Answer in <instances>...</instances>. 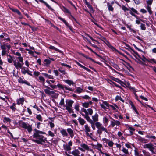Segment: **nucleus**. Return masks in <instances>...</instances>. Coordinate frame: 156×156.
Masks as SVG:
<instances>
[{"label":"nucleus","instance_id":"obj_1","mask_svg":"<svg viewBox=\"0 0 156 156\" xmlns=\"http://www.w3.org/2000/svg\"><path fill=\"white\" fill-rule=\"evenodd\" d=\"M13 54L16 55L18 56L16 59L19 61H16V60L13 61V65L15 68L18 69H19L22 68L23 65L24 64L23 59V57L21 56V54L19 52H14Z\"/></svg>","mask_w":156,"mask_h":156},{"label":"nucleus","instance_id":"obj_2","mask_svg":"<svg viewBox=\"0 0 156 156\" xmlns=\"http://www.w3.org/2000/svg\"><path fill=\"white\" fill-rule=\"evenodd\" d=\"M96 127L98 129L97 131V133L99 135H101L103 131L107 133H108L107 129L106 128L104 127L102 124L100 122H97L95 123Z\"/></svg>","mask_w":156,"mask_h":156},{"label":"nucleus","instance_id":"obj_3","mask_svg":"<svg viewBox=\"0 0 156 156\" xmlns=\"http://www.w3.org/2000/svg\"><path fill=\"white\" fill-rule=\"evenodd\" d=\"M103 102L102 103H100L101 107L105 111H107V109H108L109 107H111L113 110L116 111V108L113 105H109L108 102L106 101H102Z\"/></svg>","mask_w":156,"mask_h":156},{"label":"nucleus","instance_id":"obj_4","mask_svg":"<svg viewBox=\"0 0 156 156\" xmlns=\"http://www.w3.org/2000/svg\"><path fill=\"white\" fill-rule=\"evenodd\" d=\"M37 139H33L32 141L40 144H43L47 141V139L44 136L41 135Z\"/></svg>","mask_w":156,"mask_h":156},{"label":"nucleus","instance_id":"obj_5","mask_svg":"<svg viewBox=\"0 0 156 156\" xmlns=\"http://www.w3.org/2000/svg\"><path fill=\"white\" fill-rule=\"evenodd\" d=\"M0 47L2 51L1 54L2 56H4L5 55L7 51H9L11 48V46L9 44H3L0 45Z\"/></svg>","mask_w":156,"mask_h":156},{"label":"nucleus","instance_id":"obj_6","mask_svg":"<svg viewBox=\"0 0 156 156\" xmlns=\"http://www.w3.org/2000/svg\"><path fill=\"white\" fill-rule=\"evenodd\" d=\"M21 126L22 128L27 129L29 133H31L32 131V125L28 123L22 122L21 123Z\"/></svg>","mask_w":156,"mask_h":156},{"label":"nucleus","instance_id":"obj_7","mask_svg":"<svg viewBox=\"0 0 156 156\" xmlns=\"http://www.w3.org/2000/svg\"><path fill=\"white\" fill-rule=\"evenodd\" d=\"M34 132L33 135V137L34 138H38L40 136L41 134H44L45 132L38 130L36 129H34Z\"/></svg>","mask_w":156,"mask_h":156},{"label":"nucleus","instance_id":"obj_8","mask_svg":"<svg viewBox=\"0 0 156 156\" xmlns=\"http://www.w3.org/2000/svg\"><path fill=\"white\" fill-rule=\"evenodd\" d=\"M143 147L144 148L148 149L153 154H155V152L154 151V145L152 143H149L144 144L143 145Z\"/></svg>","mask_w":156,"mask_h":156},{"label":"nucleus","instance_id":"obj_9","mask_svg":"<svg viewBox=\"0 0 156 156\" xmlns=\"http://www.w3.org/2000/svg\"><path fill=\"white\" fill-rule=\"evenodd\" d=\"M58 88L62 89L63 90H67L70 91H73L74 90L72 88L67 87L66 85H63L60 84H58L57 85Z\"/></svg>","mask_w":156,"mask_h":156},{"label":"nucleus","instance_id":"obj_10","mask_svg":"<svg viewBox=\"0 0 156 156\" xmlns=\"http://www.w3.org/2000/svg\"><path fill=\"white\" fill-rule=\"evenodd\" d=\"M129 13L132 16H134L136 18H138V16L136 15H135L134 13H136V14H138L139 13L138 11L136 10L133 8H130V9H129Z\"/></svg>","mask_w":156,"mask_h":156},{"label":"nucleus","instance_id":"obj_11","mask_svg":"<svg viewBox=\"0 0 156 156\" xmlns=\"http://www.w3.org/2000/svg\"><path fill=\"white\" fill-rule=\"evenodd\" d=\"M21 72L22 74L25 75L26 73H27L28 75L32 76V74L30 73V71L29 69L28 68H25L24 67H22Z\"/></svg>","mask_w":156,"mask_h":156},{"label":"nucleus","instance_id":"obj_12","mask_svg":"<svg viewBox=\"0 0 156 156\" xmlns=\"http://www.w3.org/2000/svg\"><path fill=\"white\" fill-rule=\"evenodd\" d=\"M111 124L110 126L112 127H114L115 125L119 126L120 125V122L118 120H115L113 119H112L110 121Z\"/></svg>","mask_w":156,"mask_h":156},{"label":"nucleus","instance_id":"obj_13","mask_svg":"<svg viewBox=\"0 0 156 156\" xmlns=\"http://www.w3.org/2000/svg\"><path fill=\"white\" fill-rule=\"evenodd\" d=\"M72 143L71 141H69L68 144H64L63 145V148L65 150L69 151L71 149V146H72Z\"/></svg>","mask_w":156,"mask_h":156},{"label":"nucleus","instance_id":"obj_14","mask_svg":"<svg viewBox=\"0 0 156 156\" xmlns=\"http://www.w3.org/2000/svg\"><path fill=\"white\" fill-rule=\"evenodd\" d=\"M66 105L65 106V107L66 108H72L73 104V103L74 101L70 100H67L66 101Z\"/></svg>","mask_w":156,"mask_h":156},{"label":"nucleus","instance_id":"obj_15","mask_svg":"<svg viewBox=\"0 0 156 156\" xmlns=\"http://www.w3.org/2000/svg\"><path fill=\"white\" fill-rule=\"evenodd\" d=\"M58 18L61 21H62L64 23V24L69 28V29L71 31H73L72 27L71 26L69 25L68 22H67L66 21V20H65V19L62 18L60 16H58Z\"/></svg>","mask_w":156,"mask_h":156},{"label":"nucleus","instance_id":"obj_16","mask_svg":"<svg viewBox=\"0 0 156 156\" xmlns=\"http://www.w3.org/2000/svg\"><path fill=\"white\" fill-rule=\"evenodd\" d=\"M96 149L98 150L101 154H104V152L101 150V148L103 147L102 145L100 143H98L96 145H94Z\"/></svg>","mask_w":156,"mask_h":156},{"label":"nucleus","instance_id":"obj_17","mask_svg":"<svg viewBox=\"0 0 156 156\" xmlns=\"http://www.w3.org/2000/svg\"><path fill=\"white\" fill-rule=\"evenodd\" d=\"M67 131L68 134H69L71 138H72L74 135L73 130L70 128H68L67 129Z\"/></svg>","mask_w":156,"mask_h":156},{"label":"nucleus","instance_id":"obj_18","mask_svg":"<svg viewBox=\"0 0 156 156\" xmlns=\"http://www.w3.org/2000/svg\"><path fill=\"white\" fill-rule=\"evenodd\" d=\"M98 115L97 113H96V114L94 115H93L92 116V120L93 122L95 123V122H98Z\"/></svg>","mask_w":156,"mask_h":156},{"label":"nucleus","instance_id":"obj_19","mask_svg":"<svg viewBox=\"0 0 156 156\" xmlns=\"http://www.w3.org/2000/svg\"><path fill=\"white\" fill-rule=\"evenodd\" d=\"M37 80L39 82L42 83L43 85H44L45 80L43 76H39L38 79H37Z\"/></svg>","mask_w":156,"mask_h":156},{"label":"nucleus","instance_id":"obj_20","mask_svg":"<svg viewBox=\"0 0 156 156\" xmlns=\"http://www.w3.org/2000/svg\"><path fill=\"white\" fill-rule=\"evenodd\" d=\"M51 62L50 60L48 59H45L44 60L43 63L44 66L48 67L49 66Z\"/></svg>","mask_w":156,"mask_h":156},{"label":"nucleus","instance_id":"obj_21","mask_svg":"<svg viewBox=\"0 0 156 156\" xmlns=\"http://www.w3.org/2000/svg\"><path fill=\"white\" fill-rule=\"evenodd\" d=\"M71 153L74 156H80V152L78 149H75L73 151L71 152Z\"/></svg>","mask_w":156,"mask_h":156},{"label":"nucleus","instance_id":"obj_22","mask_svg":"<svg viewBox=\"0 0 156 156\" xmlns=\"http://www.w3.org/2000/svg\"><path fill=\"white\" fill-rule=\"evenodd\" d=\"M78 120L79 121L80 124L81 126L83 125L86 122V121H85L81 117H79Z\"/></svg>","mask_w":156,"mask_h":156},{"label":"nucleus","instance_id":"obj_23","mask_svg":"<svg viewBox=\"0 0 156 156\" xmlns=\"http://www.w3.org/2000/svg\"><path fill=\"white\" fill-rule=\"evenodd\" d=\"M41 2L43 3L46 6L48 7L49 9L51 10L52 11H53L54 10V9H52L46 2L44 1L43 0H38Z\"/></svg>","mask_w":156,"mask_h":156},{"label":"nucleus","instance_id":"obj_24","mask_svg":"<svg viewBox=\"0 0 156 156\" xmlns=\"http://www.w3.org/2000/svg\"><path fill=\"white\" fill-rule=\"evenodd\" d=\"M84 131L86 133L88 132H90L91 131L90 127L88 124H85L84 126Z\"/></svg>","mask_w":156,"mask_h":156},{"label":"nucleus","instance_id":"obj_25","mask_svg":"<svg viewBox=\"0 0 156 156\" xmlns=\"http://www.w3.org/2000/svg\"><path fill=\"white\" fill-rule=\"evenodd\" d=\"M9 9L12 12H14L16 13L20 16H22V14L21 12L17 9H16L11 7H10Z\"/></svg>","mask_w":156,"mask_h":156},{"label":"nucleus","instance_id":"obj_26","mask_svg":"<svg viewBox=\"0 0 156 156\" xmlns=\"http://www.w3.org/2000/svg\"><path fill=\"white\" fill-rule=\"evenodd\" d=\"M60 133L63 136H68V133L65 129H63L60 130Z\"/></svg>","mask_w":156,"mask_h":156},{"label":"nucleus","instance_id":"obj_27","mask_svg":"<svg viewBox=\"0 0 156 156\" xmlns=\"http://www.w3.org/2000/svg\"><path fill=\"white\" fill-rule=\"evenodd\" d=\"M64 82L69 86H73L75 84L73 81L69 80H64Z\"/></svg>","mask_w":156,"mask_h":156},{"label":"nucleus","instance_id":"obj_28","mask_svg":"<svg viewBox=\"0 0 156 156\" xmlns=\"http://www.w3.org/2000/svg\"><path fill=\"white\" fill-rule=\"evenodd\" d=\"M48 48L49 49H51L54 50L58 52H59L60 53H62V51H61L60 50H59L58 49H57L55 47L53 46H51V45H50V47Z\"/></svg>","mask_w":156,"mask_h":156},{"label":"nucleus","instance_id":"obj_29","mask_svg":"<svg viewBox=\"0 0 156 156\" xmlns=\"http://www.w3.org/2000/svg\"><path fill=\"white\" fill-rule=\"evenodd\" d=\"M87 7L90 10V11H93V8L91 5L88 2L87 0H85L84 1Z\"/></svg>","mask_w":156,"mask_h":156},{"label":"nucleus","instance_id":"obj_30","mask_svg":"<svg viewBox=\"0 0 156 156\" xmlns=\"http://www.w3.org/2000/svg\"><path fill=\"white\" fill-rule=\"evenodd\" d=\"M24 101V99L23 98H20L17 100V103L18 105L20 104L23 105Z\"/></svg>","mask_w":156,"mask_h":156},{"label":"nucleus","instance_id":"obj_31","mask_svg":"<svg viewBox=\"0 0 156 156\" xmlns=\"http://www.w3.org/2000/svg\"><path fill=\"white\" fill-rule=\"evenodd\" d=\"M45 92L48 94H53L55 93V92L54 91H50L48 89H45L44 90Z\"/></svg>","mask_w":156,"mask_h":156},{"label":"nucleus","instance_id":"obj_32","mask_svg":"<svg viewBox=\"0 0 156 156\" xmlns=\"http://www.w3.org/2000/svg\"><path fill=\"white\" fill-rule=\"evenodd\" d=\"M128 129L130 130V135H133L134 134V132L135 131V129L130 126H129Z\"/></svg>","mask_w":156,"mask_h":156},{"label":"nucleus","instance_id":"obj_33","mask_svg":"<svg viewBox=\"0 0 156 156\" xmlns=\"http://www.w3.org/2000/svg\"><path fill=\"white\" fill-rule=\"evenodd\" d=\"M62 9L65 13H68L69 14H71L69 11L64 6L62 7Z\"/></svg>","mask_w":156,"mask_h":156},{"label":"nucleus","instance_id":"obj_34","mask_svg":"<svg viewBox=\"0 0 156 156\" xmlns=\"http://www.w3.org/2000/svg\"><path fill=\"white\" fill-rule=\"evenodd\" d=\"M80 146L81 147H82V148L88 150L89 149V147L85 144H81L80 145Z\"/></svg>","mask_w":156,"mask_h":156},{"label":"nucleus","instance_id":"obj_35","mask_svg":"<svg viewBox=\"0 0 156 156\" xmlns=\"http://www.w3.org/2000/svg\"><path fill=\"white\" fill-rule=\"evenodd\" d=\"M42 74L44 75L45 77H47L49 79H53V76L51 75H49L47 73H42Z\"/></svg>","mask_w":156,"mask_h":156},{"label":"nucleus","instance_id":"obj_36","mask_svg":"<svg viewBox=\"0 0 156 156\" xmlns=\"http://www.w3.org/2000/svg\"><path fill=\"white\" fill-rule=\"evenodd\" d=\"M107 5L108 7V9L109 11H112L113 10L114 8L109 2L107 3Z\"/></svg>","mask_w":156,"mask_h":156},{"label":"nucleus","instance_id":"obj_37","mask_svg":"<svg viewBox=\"0 0 156 156\" xmlns=\"http://www.w3.org/2000/svg\"><path fill=\"white\" fill-rule=\"evenodd\" d=\"M85 118L90 124L93 122L92 120L90 118L88 115H86Z\"/></svg>","mask_w":156,"mask_h":156},{"label":"nucleus","instance_id":"obj_38","mask_svg":"<svg viewBox=\"0 0 156 156\" xmlns=\"http://www.w3.org/2000/svg\"><path fill=\"white\" fill-rule=\"evenodd\" d=\"M9 58H7L8 62L10 63H12V61L13 62V57L11 55H9Z\"/></svg>","mask_w":156,"mask_h":156},{"label":"nucleus","instance_id":"obj_39","mask_svg":"<svg viewBox=\"0 0 156 156\" xmlns=\"http://www.w3.org/2000/svg\"><path fill=\"white\" fill-rule=\"evenodd\" d=\"M122 151L123 153H124V154H129V152L128 150V149H126L124 147L122 148Z\"/></svg>","mask_w":156,"mask_h":156},{"label":"nucleus","instance_id":"obj_40","mask_svg":"<svg viewBox=\"0 0 156 156\" xmlns=\"http://www.w3.org/2000/svg\"><path fill=\"white\" fill-rule=\"evenodd\" d=\"M2 127L4 129H6L7 131V133H9L11 136H13L12 134L10 132L8 128L5 125H2Z\"/></svg>","mask_w":156,"mask_h":156},{"label":"nucleus","instance_id":"obj_41","mask_svg":"<svg viewBox=\"0 0 156 156\" xmlns=\"http://www.w3.org/2000/svg\"><path fill=\"white\" fill-rule=\"evenodd\" d=\"M76 91L77 93H80L83 91V90L80 87H78L76 88Z\"/></svg>","mask_w":156,"mask_h":156},{"label":"nucleus","instance_id":"obj_42","mask_svg":"<svg viewBox=\"0 0 156 156\" xmlns=\"http://www.w3.org/2000/svg\"><path fill=\"white\" fill-rule=\"evenodd\" d=\"M59 105L62 106H63V107H65V103H64V99L63 98L62 99L59 103Z\"/></svg>","mask_w":156,"mask_h":156},{"label":"nucleus","instance_id":"obj_43","mask_svg":"<svg viewBox=\"0 0 156 156\" xmlns=\"http://www.w3.org/2000/svg\"><path fill=\"white\" fill-rule=\"evenodd\" d=\"M36 118L40 121H42V117L41 115H36Z\"/></svg>","mask_w":156,"mask_h":156},{"label":"nucleus","instance_id":"obj_44","mask_svg":"<svg viewBox=\"0 0 156 156\" xmlns=\"http://www.w3.org/2000/svg\"><path fill=\"white\" fill-rule=\"evenodd\" d=\"M115 99L116 101H118L119 100L123 102L124 101L122 99V98L120 96H119L118 95H117Z\"/></svg>","mask_w":156,"mask_h":156},{"label":"nucleus","instance_id":"obj_45","mask_svg":"<svg viewBox=\"0 0 156 156\" xmlns=\"http://www.w3.org/2000/svg\"><path fill=\"white\" fill-rule=\"evenodd\" d=\"M4 122H11V119L8 117H5L4 118Z\"/></svg>","mask_w":156,"mask_h":156},{"label":"nucleus","instance_id":"obj_46","mask_svg":"<svg viewBox=\"0 0 156 156\" xmlns=\"http://www.w3.org/2000/svg\"><path fill=\"white\" fill-rule=\"evenodd\" d=\"M103 123L105 124H108V121L107 118L106 117H104L103 119Z\"/></svg>","mask_w":156,"mask_h":156},{"label":"nucleus","instance_id":"obj_47","mask_svg":"<svg viewBox=\"0 0 156 156\" xmlns=\"http://www.w3.org/2000/svg\"><path fill=\"white\" fill-rule=\"evenodd\" d=\"M145 137L148 138L152 139H156V136H154L147 135Z\"/></svg>","mask_w":156,"mask_h":156},{"label":"nucleus","instance_id":"obj_48","mask_svg":"<svg viewBox=\"0 0 156 156\" xmlns=\"http://www.w3.org/2000/svg\"><path fill=\"white\" fill-rule=\"evenodd\" d=\"M58 71L63 74L66 73L65 69H63L62 68H60L58 69Z\"/></svg>","mask_w":156,"mask_h":156},{"label":"nucleus","instance_id":"obj_49","mask_svg":"<svg viewBox=\"0 0 156 156\" xmlns=\"http://www.w3.org/2000/svg\"><path fill=\"white\" fill-rule=\"evenodd\" d=\"M15 105L14 103L12 104V105L10 107V108L11 109L12 111H15L16 109V108L15 107Z\"/></svg>","mask_w":156,"mask_h":156},{"label":"nucleus","instance_id":"obj_50","mask_svg":"<svg viewBox=\"0 0 156 156\" xmlns=\"http://www.w3.org/2000/svg\"><path fill=\"white\" fill-rule=\"evenodd\" d=\"M139 140L140 141L143 143H145L147 142V140L144 138H142L141 137L139 138Z\"/></svg>","mask_w":156,"mask_h":156},{"label":"nucleus","instance_id":"obj_51","mask_svg":"<svg viewBox=\"0 0 156 156\" xmlns=\"http://www.w3.org/2000/svg\"><path fill=\"white\" fill-rule=\"evenodd\" d=\"M141 29L143 30H146L145 25L143 23H141L140 26Z\"/></svg>","mask_w":156,"mask_h":156},{"label":"nucleus","instance_id":"obj_52","mask_svg":"<svg viewBox=\"0 0 156 156\" xmlns=\"http://www.w3.org/2000/svg\"><path fill=\"white\" fill-rule=\"evenodd\" d=\"M88 115L89 114L90 115H91L93 113V110L91 108H89L87 109Z\"/></svg>","mask_w":156,"mask_h":156},{"label":"nucleus","instance_id":"obj_53","mask_svg":"<svg viewBox=\"0 0 156 156\" xmlns=\"http://www.w3.org/2000/svg\"><path fill=\"white\" fill-rule=\"evenodd\" d=\"M33 74L35 77H37L40 75V73L38 71H34Z\"/></svg>","mask_w":156,"mask_h":156},{"label":"nucleus","instance_id":"obj_54","mask_svg":"<svg viewBox=\"0 0 156 156\" xmlns=\"http://www.w3.org/2000/svg\"><path fill=\"white\" fill-rule=\"evenodd\" d=\"M148 62L151 63H152V62L155 63H156V60L154 58L150 59L149 60H148Z\"/></svg>","mask_w":156,"mask_h":156},{"label":"nucleus","instance_id":"obj_55","mask_svg":"<svg viewBox=\"0 0 156 156\" xmlns=\"http://www.w3.org/2000/svg\"><path fill=\"white\" fill-rule=\"evenodd\" d=\"M153 1V0H148L146 2L148 6H149V5H151L152 4Z\"/></svg>","mask_w":156,"mask_h":156},{"label":"nucleus","instance_id":"obj_56","mask_svg":"<svg viewBox=\"0 0 156 156\" xmlns=\"http://www.w3.org/2000/svg\"><path fill=\"white\" fill-rule=\"evenodd\" d=\"M114 143L112 141L109 140L108 142V145L110 147H112L114 144Z\"/></svg>","mask_w":156,"mask_h":156},{"label":"nucleus","instance_id":"obj_57","mask_svg":"<svg viewBox=\"0 0 156 156\" xmlns=\"http://www.w3.org/2000/svg\"><path fill=\"white\" fill-rule=\"evenodd\" d=\"M82 98L83 99H87L88 100H90V99L91 98L89 96L87 95H85L84 96H82Z\"/></svg>","mask_w":156,"mask_h":156},{"label":"nucleus","instance_id":"obj_58","mask_svg":"<svg viewBox=\"0 0 156 156\" xmlns=\"http://www.w3.org/2000/svg\"><path fill=\"white\" fill-rule=\"evenodd\" d=\"M129 88L130 89V90H132V91H133L134 92V93H136V92H137V90L136 89L135 87H129Z\"/></svg>","mask_w":156,"mask_h":156},{"label":"nucleus","instance_id":"obj_59","mask_svg":"<svg viewBox=\"0 0 156 156\" xmlns=\"http://www.w3.org/2000/svg\"><path fill=\"white\" fill-rule=\"evenodd\" d=\"M18 81L19 83L23 84L24 80H23L21 77H20L18 79Z\"/></svg>","mask_w":156,"mask_h":156},{"label":"nucleus","instance_id":"obj_60","mask_svg":"<svg viewBox=\"0 0 156 156\" xmlns=\"http://www.w3.org/2000/svg\"><path fill=\"white\" fill-rule=\"evenodd\" d=\"M88 132L86 133L87 135L91 139H93L92 136L93 135V133H89Z\"/></svg>","mask_w":156,"mask_h":156},{"label":"nucleus","instance_id":"obj_61","mask_svg":"<svg viewBox=\"0 0 156 156\" xmlns=\"http://www.w3.org/2000/svg\"><path fill=\"white\" fill-rule=\"evenodd\" d=\"M82 105L83 107L87 108L89 107V105L87 102H85L82 103Z\"/></svg>","mask_w":156,"mask_h":156},{"label":"nucleus","instance_id":"obj_62","mask_svg":"<svg viewBox=\"0 0 156 156\" xmlns=\"http://www.w3.org/2000/svg\"><path fill=\"white\" fill-rule=\"evenodd\" d=\"M74 108L76 111H79L80 110L79 105L77 104L75 105L74 107Z\"/></svg>","mask_w":156,"mask_h":156},{"label":"nucleus","instance_id":"obj_63","mask_svg":"<svg viewBox=\"0 0 156 156\" xmlns=\"http://www.w3.org/2000/svg\"><path fill=\"white\" fill-rule=\"evenodd\" d=\"M147 9L148 12H149V13L150 14H152V11L151 10V7L149 6H147Z\"/></svg>","mask_w":156,"mask_h":156},{"label":"nucleus","instance_id":"obj_64","mask_svg":"<svg viewBox=\"0 0 156 156\" xmlns=\"http://www.w3.org/2000/svg\"><path fill=\"white\" fill-rule=\"evenodd\" d=\"M122 9L125 11H129V9L124 5H122Z\"/></svg>","mask_w":156,"mask_h":156}]
</instances>
